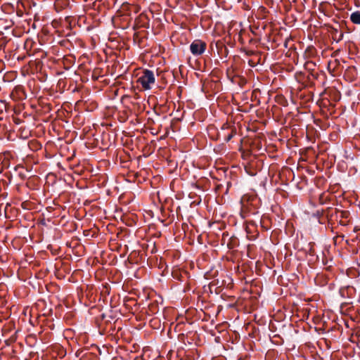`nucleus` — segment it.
Instances as JSON below:
<instances>
[{"mask_svg": "<svg viewBox=\"0 0 360 360\" xmlns=\"http://www.w3.org/2000/svg\"><path fill=\"white\" fill-rule=\"evenodd\" d=\"M138 82L141 84L143 89H150L155 82L154 74L152 71L146 70L143 75L139 78Z\"/></svg>", "mask_w": 360, "mask_h": 360, "instance_id": "obj_1", "label": "nucleus"}, {"mask_svg": "<svg viewBox=\"0 0 360 360\" xmlns=\"http://www.w3.org/2000/svg\"><path fill=\"white\" fill-rule=\"evenodd\" d=\"M350 20L353 23L360 24V12L356 11L351 14Z\"/></svg>", "mask_w": 360, "mask_h": 360, "instance_id": "obj_3", "label": "nucleus"}, {"mask_svg": "<svg viewBox=\"0 0 360 360\" xmlns=\"http://www.w3.org/2000/svg\"><path fill=\"white\" fill-rule=\"evenodd\" d=\"M231 137H232V136H231V135H229V136L227 137L226 140H227V141H229V140L231 139Z\"/></svg>", "mask_w": 360, "mask_h": 360, "instance_id": "obj_4", "label": "nucleus"}, {"mask_svg": "<svg viewBox=\"0 0 360 360\" xmlns=\"http://www.w3.org/2000/svg\"><path fill=\"white\" fill-rule=\"evenodd\" d=\"M206 44L201 40L193 41L191 46L190 50L193 55H201L205 51Z\"/></svg>", "mask_w": 360, "mask_h": 360, "instance_id": "obj_2", "label": "nucleus"}]
</instances>
